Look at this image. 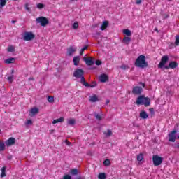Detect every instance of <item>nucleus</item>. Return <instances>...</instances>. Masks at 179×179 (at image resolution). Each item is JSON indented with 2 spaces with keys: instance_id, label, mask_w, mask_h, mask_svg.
I'll list each match as a JSON object with an SVG mask.
<instances>
[{
  "instance_id": "obj_1",
  "label": "nucleus",
  "mask_w": 179,
  "mask_h": 179,
  "mask_svg": "<svg viewBox=\"0 0 179 179\" xmlns=\"http://www.w3.org/2000/svg\"><path fill=\"white\" fill-rule=\"evenodd\" d=\"M135 66L137 68H141L143 69L144 68H148V62H146V57L143 55H141L137 57L136 62L134 63Z\"/></svg>"
},
{
  "instance_id": "obj_2",
  "label": "nucleus",
  "mask_w": 179,
  "mask_h": 179,
  "mask_svg": "<svg viewBox=\"0 0 179 179\" xmlns=\"http://www.w3.org/2000/svg\"><path fill=\"white\" fill-rule=\"evenodd\" d=\"M136 104H137V106H145V107H149V106H150V99L145 97L143 95H141L136 100Z\"/></svg>"
},
{
  "instance_id": "obj_3",
  "label": "nucleus",
  "mask_w": 179,
  "mask_h": 179,
  "mask_svg": "<svg viewBox=\"0 0 179 179\" xmlns=\"http://www.w3.org/2000/svg\"><path fill=\"white\" fill-rule=\"evenodd\" d=\"M36 23H39L41 26L45 27V26L50 23V21L48 19H47V17L41 16L36 18Z\"/></svg>"
},
{
  "instance_id": "obj_4",
  "label": "nucleus",
  "mask_w": 179,
  "mask_h": 179,
  "mask_svg": "<svg viewBox=\"0 0 179 179\" xmlns=\"http://www.w3.org/2000/svg\"><path fill=\"white\" fill-rule=\"evenodd\" d=\"M152 162L154 166H160V164L163 163V157H159V155H153Z\"/></svg>"
},
{
  "instance_id": "obj_5",
  "label": "nucleus",
  "mask_w": 179,
  "mask_h": 179,
  "mask_svg": "<svg viewBox=\"0 0 179 179\" xmlns=\"http://www.w3.org/2000/svg\"><path fill=\"white\" fill-rule=\"evenodd\" d=\"M36 38V35L33 34V32H25L24 34V41H31V40H34Z\"/></svg>"
},
{
  "instance_id": "obj_6",
  "label": "nucleus",
  "mask_w": 179,
  "mask_h": 179,
  "mask_svg": "<svg viewBox=\"0 0 179 179\" xmlns=\"http://www.w3.org/2000/svg\"><path fill=\"white\" fill-rule=\"evenodd\" d=\"M84 74L85 71H83L82 69H76L73 73V76H74V78H76V79H79V78L83 76Z\"/></svg>"
},
{
  "instance_id": "obj_7",
  "label": "nucleus",
  "mask_w": 179,
  "mask_h": 179,
  "mask_svg": "<svg viewBox=\"0 0 179 179\" xmlns=\"http://www.w3.org/2000/svg\"><path fill=\"white\" fill-rule=\"evenodd\" d=\"M142 92H143V89L142 87L139 86H136L133 87L131 93L135 96H140V94H142Z\"/></svg>"
},
{
  "instance_id": "obj_8",
  "label": "nucleus",
  "mask_w": 179,
  "mask_h": 179,
  "mask_svg": "<svg viewBox=\"0 0 179 179\" xmlns=\"http://www.w3.org/2000/svg\"><path fill=\"white\" fill-rule=\"evenodd\" d=\"M166 62H169V56H167V55H164V56L162 57L159 64H158V68H159L160 69H162V68L164 66V64H165Z\"/></svg>"
},
{
  "instance_id": "obj_9",
  "label": "nucleus",
  "mask_w": 179,
  "mask_h": 179,
  "mask_svg": "<svg viewBox=\"0 0 179 179\" xmlns=\"http://www.w3.org/2000/svg\"><path fill=\"white\" fill-rule=\"evenodd\" d=\"M176 134H177L176 130H173L169 133V142H176V138H177V136H176Z\"/></svg>"
},
{
  "instance_id": "obj_10",
  "label": "nucleus",
  "mask_w": 179,
  "mask_h": 179,
  "mask_svg": "<svg viewBox=\"0 0 179 179\" xmlns=\"http://www.w3.org/2000/svg\"><path fill=\"white\" fill-rule=\"evenodd\" d=\"M15 143H16V138L13 137H10L5 142V144L6 146H12L13 145H15Z\"/></svg>"
},
{
  "instance_id": "obj_11",
  "label": "nucleus",
  "mask_w": 179,
  "mask_h": 179,
  "mask_svg": "<svg viewBox=\"0 0 179 179\" xmlns=\"http://www.w3.org/2000/svg\"><path fill=\"white\" fill-rule=\"evenodd\" d=\"M99 80L102 83H106L108 80V76L106 73H103L99 76Z\"/></svg>"
},
{
  "instance_id": "obj_12",
  "label": "nucleus",
  "mask_w": 179,
  "mask_h": 179,
  "mask_svg": "<svg viewBox=\"0 0 179 179\" xmlns=\"http://www.w3.org/2000/svg\"><path fill=\"white\" fill-rule=\"evenodd\" d=\"M38 114V108H33L30 110L29 112V117H34Z\"/></svg>"
},
{
  "instance_id": "obj_13",
  "label": "nucleus",
  "mask_w": 179,
  "mask_h": 179,
  "mask_svg": "<svg viewBox=\"0 0 179 179\" xmlns=\"http://www.w3.org/2000/svg\"><path fill=\"white\" fill-rule=\"evenodd\" d=\"M83 59L85 61L86 65H88L89 66L94 64V61H93V59H90L87 57H84Z\"/></svg>"
},
{
  "instance_id": "obj_14",
  "label": "nucleus",
  "mask_w": 179,
  "mask_h": 179,
  "mask_svg": "<svg viewBox=\"0 0 179 179\" xmlns=\"http://www.w3.org/2000/svg\"><path fill=\"white\" fill-rule=\"evenodd\" d=\"M79 78L80 79V84L83 85V86H85V87H87V86H89V83H86V79L83 76L79 77Z\"/></svg>"
},
{
  "instance_id": "obj_15",
  "label": "nucleus",
  "mask_w": 179,
  "mask_h": 179,
  "mask_svg": "<svg viewBox=\"0 0 179 179\" xmlns=\"http://www.w3.org/2000/svg\"><path fill=\"white\" fill-rule=\"evenodd\" d=\"M140 117L143 120H146L147 118H149V115L146 113V111L143 110L140 113Z\"/></svg>"
},
{
  "instance_id": "obj_16",
  "label": "nucleus",
  "mask_w": 179,
  "mask_h": 179,
  "mask_svg": "<svg viewBox=\"0 0 179 179\" xmlns=\"http://www.w3.org/2000/svg\"><path fill=\"white\" fill-rule=\"evenodd\" d=\"M16 61V58L15 57H10V58H8V59H6L4 62L5 64H15V62Z\"/></svg>"
},
{
  "instance_id": "obj_17",
  "label": "nucleus",
  "mask_w": 179,
  "mask_h": 179,
  "mask_svg": "<svg viewBox=\"0 0 179 179\" xmlns=\"http://www.w3.org/2000/svg\"><path fill=\"white\" fill-rule=\"evenodd\" d=\"M76 51V49H73V46H71L69 49H67V55L69 57H71L72 54Z\"/></svg>"
},
{
  "instance_id": "obj_18",
  "label": "nucleus",
  "mask_w": 179,
  "mask_h": 179,
  "mask_svg": "<svg viewBox=\"0 0 179 179\" xmlns=\"http://www.w3.org/2000/svg\"><path fill=\"white\" fill-rule=\"evenodd\" d=\"M80 61V57L79 56H76L73 59V64L75 66H78L79 65V62Z\"/></svg>"
},
{
  "instance_id": "obj_19",
  "label": "nucleus",
  "mask_w": 179,
  "mask_h": 179,
  "mask_svg": "<svg viewBox=\"0 0 179 179\" xmlns=\"http://www.w3.org/2000/svg\"><path fill=\"white\" fill-rule=\"evenodd\" d=\"M178 66V63L177 62L172 61L169 63V67H171V69H176Z\"/></svg>"
},
{
  "instance_id": "obj_20",
  "label": "nucleus",
  "mask_w": 179,
  "mask_h": 179,
  "mask_svg": "<svg viewBox=\"0 0 179 179\" xmlns=\"http://www.w3.org/2000/svg\"><path fill=\"white\" fill-rule=\"evenodd\" d=\"M90 101L91 103H96V101H99V98L97 97V95H94L90 96Z\"/></svg>"
},
{
  "instance_id": "obj_21",
  "label": "nucleus",
  "mask_w": 179,
  "mask_h": 179,
  "mask_svg": "<svg viewBox=\"0 0 179 179\" xmlns=\"http://www.w3.org/2000/svg\"><path fill=\"white\" fill-rule=\"evenodd\" d=\"M71 176H78L79 174V171L78 169H73L69 171Z\"/></svg>"
},
{
  "instance_id": "obj_22",
  "label": "nucleus",
  "mask_w": 179,
  "mask_h": 179,
  "mask_svg": "<svg viewBox=\"0 0 179 179\" xmlns=\"http://www.w3.org/2000/svg\"><path fill=\"white\" fill-rule=\"evenodd\" d=\"M108 26V22L104 21L101 26V30H106V27Z\"/></svg>"
},
{
  "instance_id": "obj_23",
  "label": "nucleus",
  "mask_w": 179,
  "mask_h": 179,
  "mask_svg": "<svg viewBox=\"0 0 179 179\" xmlns=\"http://www.w3.org/2000/svg\"><path fill=\"white\" fill-rule=\"evenodd\" d=\"M123 43H124L125 44H129V43H131V38L129 36H126L123 38Z\"/></svg>"
},
{
  "instance_id": "obj_24",
  "label": "nucleus",
  "mask_w": 179,
  "mask_h": 179,
  "mask_svg": "<svg viewBox=\"0 0 179 179\" xmlns=\"http://www.w3.org/2000/svg\"><path fill=\"white\" fill-rule=\"evenodd\" d=\"M6 167L3 166V168H1V177L3 178V177H6Z\"/></svg>"
},
{
  "instance_id": "obj_25",
  "label": "nucleus",
  "mask_w": 179,
  "mask_h": 179,
  "mask_svg": "<svg viewBox=\"0 0 179 179\" xmlns=\"http://www.w3.org/2000/svg\"><path fill=\"white\" fill-rule=\"evenodd\" d=\"M123 34H125V36H132V32L129 29H124L123 30Z\"/></svg>"
},
{
  "instance_id": "obj_26",
  "label": "nucleus",
  "mask_w": 179,
  "mask_h": 179,
  "mask_svg": "<svg viewBox=\"0 0 179 179\" xmlns=\"http://www.w3.org/2000/svg\"><path fill=\"white\" fill-rule=\"evenodd\" d=\"M76 122V120H75V119H69L67 121V123L69 125H71L73 126Z\"/></svg>"
},
{
  "instance_id": "obj_27",
  "label": "nucleus",
  "mask_w": 179,
  "mask_h": 179,
  "mask_svg": "<svg viewBox=\"0 0 179 179\" xmlns=\"http://www.w3.org/2000/svg\"><path fill=\"white\" fill-rule=\"evenodd\" d=\"M63 121H64V117H60L59 119L54 120L52 123L58 124V122H63Z\"/></svg>"
},
{
  "instance_id": "obj_28",
  "label": "nucleus",
  "mask_w": 179,
  "mask_h": 179,
  "mask_svg": "<svg viewBox=\"0 0 179 179\" xmlns=\"http://www.w3.org/2000/svg\"><path fill=\"white\" fill-rule=\"evenodd\" d=\"M3 150H5V143L0 141V152H3Z\"/></svg>"
},
{
  "instance_id": "obj_29",
  "label": "nucleus",
  "mask_w": 179,
  "mask_h": 179,
  "mask_svg": "<svg viewBox=\"0 0 179 179\" xmlns=\"http://www.w3.org/2000/svg\"><path fill=\"white\" fill-rule=\"evenodd\" d=\"M6 0H0V12H1V8H3L5 5H6Z\"/></svg>"
},
{
  "instance_id": "obj_30",
  "label": "nucleus",
  "mask_w": 179,
  "mask_h": 179,
  "mask_svg": "<svg viewBox=\"0 0 179 179\" xmlns=\"http://www.w3.org/2000/svg\"><path fill=\"white\" fill-rule=\"evenodd\" d=\"M98 178L99 179H106V178H107V176H106V174L104 173H100L98 175Z\"/></svg>"
},
{
  "instance_id": "obj_31",
  "label": "nucleus",
  "mask_w": 179,
  "mask_h": 179,
  "mask_svg": "<svg viewBox=\"0 0 179 179\" xmlns=\"http://www.w3.org/2000/svg\"><path fill=\"white\" fill-rule=\"evenodd\" d=\"M94 115L95 118H96V120H98V121H101V115H100V114L94 112Z\"/></svg>"
},
{
  "instance_id": "obj_32",
  "label": "nucleus",
  "mask_w": 179,
  "mask_h": 179,
  "mask_svg": "<svg viewBox=\"0 0 179 179\" xmlns=\"http://www.w3.org/2000/svg\"><path fill=\"white\" fill-rule=\"evenodd\" d=\"M137 160L138 162H142L143 160V153H140L137 155Z\"/></svg>"
},
{
  "instance_id": "obj_33",
  "label": "nucleus",
  "mask_w": 179,
  "mask_h": 179,
  "mask_svg": "<svg viewBox=\"0 0 179 179\" xmlns=\"http://www.w3.org/2000/svg\"><path fill=\"white\" fill-rule=\"evenodd\" d=\"M97 86V82L96 81H94L92 83V84H89V85H87V87H96Z\"/></svg>"
},
{
  "instance_id": "obj_34",
  "label": "nucleus",
  "mask_w": 179,
  "mask_h": 179,
  "mask_svg": "<svg viewBox=\"0 0 179 179\" xmlns=\"http://www.w3.org/2000/svg\"><path fill=\"white\" fill-rule=\"evenodd\" d=\"M36 8H38V9H43V8H45V5L43 3H38L36 5Z\"/></svg>"
},
{
  "instance_id": "obj_35",
  "label": "nucleus",
  "mask_w": 179,
  "mask_h": 179,
  "mask_svg": "<svg viewBox=\"0 0 179 179\" xmlns=\"http://www.w3.org/2000/svg\"><path fill=\"white\" fill-rule=\"evenodd\" d=\"M104 135H106V136H111V135H113V132L111 130L108 129L107 132H104Z\"/></svg>"
},
{
  "instance_id": "obj_36",
  "label": "nucleus",
  "mask_w": 179,
  "mask_h": 179,
  "mask_svg": "<svg viewBox=\"0 0 179 179\" xmlns=\"http://www.w3.org/2000/svg\"><path fill=\"white\" fill-rule=\"evenodd\" d=\"M48 103H54V96H48Z\"/></svg>"
},
{
  "instance_id": "obj_37",
  "label": "nucleus",
  "mask_w": 179,
  "mask_h": 179,
  "mask_svg": "<svg viewBox=\"0 0 179 179\" xmlns=\"http://www.w3.org/2000/svg\"><path fill=\"white\" fill-rule=\"evenodd\" d=\"M103 164L104 166H110V164H111V161H110V159H106L103 162Z\"/></svg>"
},
{
  "instance_id": "obj_38",
  "label": "nucleus",
  "mask_w": 179,
  "mask_h": 179,
  "mask_svg": "<svg viewBox=\"0 0 179 179\" xmlns=\"http://www.w3.org/2000/svg\"><path fill=\"white\" fill-rule=\"evenodd\" d=\"M8 52H15V48L13 46H9L8 48Z\"/></svg>"
},
{
  "instance_id": "obj_39",
  "label": "nucleus",
  "mask_w": 179,
  "mask_h": 179,
  "mask_svg": "<svg viewBox=\"0 0 179 179\" xmlns=\"http://www.w3.org/2000/svg\"><path fill=\"white\" fill-rule=\"evenodd\" d=\"M78 27H79V23H78V22H75L73 24V29H74L75 30H76V29H78Z\"/></svg>"
},
{
  "instance_id": "obj_40",
  "label": "nucleus",
  "mask_w": 179,
  "mask_h": 179,
  "mask_svg": "<svg viewBox=\"0 0 179 179\" xmlns=\"http://www.w3.org/2000/svg\"><path fill=\"white\" fill-rule=\"evenodd\" d=\"M175 45L177 46L179 45V35L176 36Z\"/></svg>"
},
{
  "instance_id": "obj_41",
  "label": "nucleus",
  "mask_w": 179,
  "mask_h": 179,
  "mask_svg": "<svg viewBox=\"0 0 179 179\" xmlns=\"http://www.w3.org/2000/svg\"><path fill=\"white\" fill-rule=\"evenodd\" d=\"M25 9L26 10H27V12H29V13H31V10L30 9V8H29V4L27 3L25 4Z\"/></svg>"
},
{
  "instance_id": "obj_42",
  "label": "nucleus",
  "mask_w": 179,
  "mask_h": 179,
  "mask_svg": "<svg viewBox=\"0 0 179 179\" xmlns=\"http://www.w3.org/2000/svg\"><path fill=\"white\" fill-rule=\"evenodd\" d=\"M63 179H72V176H71V175L66 174L63 176Z\"/></svg>"
},
{
  "instance_id": "obj_43",
  "label": "nucleus",
  "mask_w": 179,
  "mask_h": 179,
  "mask_svg": "<svg viewBox=\"0 0 179 179\" xmlns=\"http://www.w3.org/2000/svg\"><path fill=\"white\" fill-rule=\"evenodd\" d=\"M25 124H27V125H32L33 124V121H31V120H28L26 122Z\"/></svg>"
},
{
  "instance_id": "obj_44",
  "label": "nucleus",
  "mask_w": 179,
  "mask_h": 179,
  "mask_svg": "<svg viewBox=\"0 0 179 179\" xmlns=\"http://www.w3.org/2000/svg\"><path fill=\"white\" fill-rule=\"evenodd\" d=\"M94 37H95V38H99V37H100V32L95 33Z\"/></svg>"
},
{
  "instance_id": "obj_45",
  "label": "nucleus",
  "mask_w": 179,
  "mask_h": 179,
  "mask_svg": "<svg viewBox=\"0 0 179 179\" xmlns=\"http://www.w3.org/2000/svg\"><path fill=\"white\" fill-rule=\"evenodd\" d=\"M149 111L151 115H155V110L153 108H150Z\"/></svg>"
},
{
  "instance_id": "obj_46",
  "label": "nucleus",
  "mask_w": 179,
  "mask_h": 179,
  "mask_svg": "<svg viewBox=\"0 0 179 179\" xmlns=\"http://www.w3.org/2000/svg\"><path fill=\"white\" fill-rule=\"evenodd\" d=\"M8 80L10 82V83H12V82H13V76L8 77Z\"/></svg>"
},
{
  "instance_id": "obj_47",
  "label": "nucleus",
  "mask_w": 179,
  "mask_h": 179,
  "mask_svg": "<svg viewBox=\"0 0 179 179\" xmlns=\"http://www.w3.org/2000/svg\"><path fill=\"white\" fill-rule=\"evenodd\" d=\"M121 69H123L124 71H125V69H127V68H128V66H127V65L125 64H122L121 66H120Z\"/></svg>"
},
{
  "instance_id": "obj_48",
  "label": "nucleus",
  "mask_w": 179,
  "mask_h": 179,
  "mask_svg": "<svg viewBox=\"0 0 179 179\" xmlns=\"http://www.w3.org/2000/svg\"><path fill=\"white\" fill-rule=\"evenodd\" d=\"M95 64H96V65L99 66V65H101L102 62H101V61H100V60H96V61L95 62Z\"/></svg>"
},
{
  "instance_id": "obj_49",
  "label": "nucleus",
  "mask_w": 179,
  "mask_h": 179,
  "mask_svg": "<svg viewBox=\"0 0 179 179\" xmlns=\"http://www.w3.org/2000/svg\"><path fill=\"white\" fill-rule=\"evenodd\" d=\"M65 143H66V145H67L68 146H71V145H72V143L68 141V140H66V141H65Z\"/></svg>"
},
{
  "instance_id": "obj_50",
  "label": "nucleus",
  "mask_w": 179,
  "mask_h": 179,
  "mask_svg": "<svg viewBox=\"0 0 179 179\" xmlns=\"http://www.w3.org/2000/svg\"><path fill=\"white\" fill-rule=\"evenodd\" d=\"M171 67H170V64H169V66H164L162 69H170Z\"/></svg>"
},
{
  "instance_id": "obj_51",
  "label": "nucleus",
  "mask_w": 179,
  "mask_h": 179,
  "mask_svg": "<svg viewBox=\"0 0 179 179\" xmlns=\"http://www.w3.org/2000/svg\"><path fill=\"white\" fill-rule=\"evenodd\" d=\"M136 5H141V3H142V0H136Z\"/></svg>"
},
{
  "instance_id": "obj_52",
  "label": "nucleus",
  "mask_w": 179,
  "mask_h": 179,
  "mask_svg": "<svg viewBox=\"0 0 179 179\" xmlns=\"http://www.w3.org/2000/svg\"><path fill=\"white\" fill-rule=\"evenodd\" d=\"M85 50H87V46H84L82 49H81V50L82 51H85Z\"/></svg>"
},
{
  "instance_id": "obj_53",
  "label": "nucleus",
  "mask_w": 179,
  "mask_h": 179,
  "mask_svg": "<svg viewBox=\"0 0 179 179\" xmlns=\"http://www.w3.org/2000/svg\"><path fill=\"white\" fill-rule=\"evenodd\" d=\"M8 160H12V155H8L7 157Z\"/></svg>"
},
{
  "instance_id": "obj_54",
  "label": "nucleus",
  "mask_w": 179,
  "mask_h": 179,
  "mask_svg": "<svg viewBox=\"0 0 179 179\" xmlns=\"http://www.w3.org/2000/svg\"><path fill=\"white\" fill-rule=\"evenodd\" d=\"M140 85H141L143 87H145V86H146V85L144 83H140Z\"/></svg>"
},
{
  "instance_id": "obj_55",
  "label": "nucleus",
  "mask_w": 179,
  "mask_h": 179,
  "mask_svg": "<svg viewBox=\"0 0 179 179\" xmlns=\"http://www.w3.org/2000/svg\"><path fill=\"white\" fill-rule=\"evenodd\" d=\"M76 179H85V177L78 176Z\"/></svg>"
},
{
  "instance_id": "obj_56",
  "label": "nucleus",
  "mask_w": 179,
  "mask_h": 179,
  "mask_svg": "<svg viewBox=\"0 0 179 179\" xmlns=\"http://www.w3.org/2000/svg\"><path fill=\"white\" fill-rule=\"evenodd\" d=\"M28 80H34V78H32V77H31V78H29V79H28Z\"/></svg>"
},
{
  "instance_id": "obj_57",
  "label": "nucleus",
  "mask_w": 179,
  "mask_h": 179,
  "mask_svg": "<svg viewBox=\"0 0 179 179\" xmlns=\"http://www.w3.org/2000/svg\"><path fill=\"white\" fill-rule=\"evenodd\" d=\"M80 55H83V51H82V50H80Z\"/></svg>"
},
{
  "instance_id": "obj_58",
  "label": "nucleus",
  "mask_w": 179,
  "mask_h": 179,
  "mask_svg": "<svg viewBox=\"0 0 179 179\" xmlns=\"http://www.w3.org/2000/svg\"><path fill=\"white\" fill-rule=\"evenodd\" d=\"M11 23H13V24H15V23H16V20H12Z\"/></svg>"
},
{
  "instance_id": "obj_59",
  "label": "nucleus",
  "mask_w": 179,
  "mask_h": 179,
  "mask_svg": "<svg viewBox=\"0 0 179 179\" xmlns=\"http://www.w3.org/2000/svg\"><path fill=\"white\" fill-rule=\"evenodd\" d=\"M155 31H157V33H159V30L157 29V28H155Z\"/></svg>"
},
{
  "instance_id": "obj_60",
  "label": "nucleus",
  "mask_w": 179,
  "mask_h": 179,
  "mask_svg": "<svg viewBox=\"0 0 179 179\" xmlns=\"http://www.w3.org/2000/svg\"><path fill=\"white\" fill-rule=\"evenodd\" d=\"M110 103V100H107L106 102V104H108Z\"/></svg>"
},
{
  "instance_id": "obj_61",
  "label": "nucleus",
  "mask_w": 179,
  "mask_h": 179,
  "mask_svg": "<svg viewBox=\"0 0 179 179\" xmlns=\"http://www.w3.org/2000/svg\"><path fill=\"white\" fill-rule=\"evenodd\" d=\"M15 71L14 70H12L11 71V73H14Z\"/></svg>"
},
{
  "instance_id": "obj_62",
  "label": "nucleus",
  "mask_w": 179,
  "mask_h": 179,
  "mask_svg": "<svg viewBox=\"0 0 179 179\" xmlns=\"http://www.w3.org/2000/svg\"><path fill=\"white\" fill-rule=\"evenodd\" d=\"M74 1H78V0H71V2H73Z\"/></svg>"
},
{
  "instance_id": "obj_63",
  "label": "nucleus",
  "mask_w": 179,
  "mask_h": 179,
  "mask_svg": "<svg viewBox=\"0 0 179 179\" xmlns=\"http://www.w3.org/2000/svg\"><path fill=\"white\" fill-rule=\"evenodd\" d=\"M13 1H17V0H13Z\"/></svg>"
},
{
  "instance_id": "obj_64",
  "label": "nucleus",
  "mask_w": 179,
  "mask_h": 179,
  "mask_svg": "<svg viewBox=\"0 0 179 179\" xmlns=\"http://www.w3.org/2000/svg\"><path fill=\"white\" fill-rule=\"evenodd\" d=\"M0 134H1V129H0Z\"/></svg>"
}]
</instances>
